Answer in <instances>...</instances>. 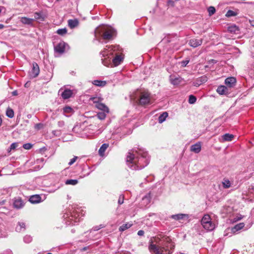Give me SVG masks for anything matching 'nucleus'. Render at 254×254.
I'll return each mask as SVG.
<instances>
[{
    "label": "nucleus",
    "mask_w": 254,
    "mask_h": 254,
    "mask_svg": "<svg viewBox=\"0 0 254 254\" xmlns=\"http://www.w3.org/2000/svg\"><path fill=\"white\" fill-rule=\"evenodd\" d=\"M126 160L128 167L133 170H139L149 164V157L143 149L133 148L128 152Z\"/></svg>",
    "instance_id": "obj_1"
},
{
    "label": "nucleus",
    "mask_w": 254,
    "mask_h": 254,
    "mask_svg": "<svg viewBox=\"0 0 254 254\" xmlns=\"http://www.w3.org/2000/svg\"><path fill=\"white\" fill-rule=\"evenodd\" d=\"M122 49L119 45L106 46L103 51L101 52L103 57L108 55H114L116 56L112 60V64L114 66L120 65L123 61L124 57L122 54Z\"/></svg>",
    "instance_id": "obj_2"
},
{
    "label": "nucleus",
    "mask_w": 254,
    "mask_h": 254,
    "mask_svg": "<svg viewBox=\"0 0 254 254\" xmlns=\"http://www.w3.org/2000/svg\"><path fill=\"white\" fill-rule=\"evenodd\" d=\"M159 245L160 246L150 245L149 246L150 251L154 254H171L174 248L171 240L168 237L165 238Z\"/></svg>",
    "instance_id": "obj_3"
},
{
    "label": "nucleus",
    "mask_w": 254,
    "mask_h": 254,
    "mask_svg": "<svg viewBox=\"0 0 254 254\" xmlns=\"http://www.w3.org/2000/svg\"><path fill=\"white\" fill-rule=\"evenodd\" d=\"M63 218L66 225H75L80 221L81 218L79 209L72 207L71 209L66 211L63 215Z\"/></svg>",
    "instance_id": "obj_4"
},
{
    "label": "nucleus",
    "mask_w": 254,
    "mask_h": 254,
    "mask_svg": "<svg viewBox=\"0 0 254 254\" xmlns=\"http://www.w3.org/2000/svg\"><path fill=\"white\" fill-rule=\"evenodd\" d=\"M94 32L96 38L102 37L103 39L107 40L112 39L114 34V31L112 28L105 26H100L96 28Z\"/></svg>",
    "instance_id": "obj_5"
},
{
    "label": "nucleus",
    "mask_w": 254,
    "mask_h": 254,
    "mask_svg": "<svg viewBox=\"0 0 254 254\" xmlns=\"http://www.w3.org/2000/svg\"><path fill=\"white\" fill-rule=\"evenodd\" d=\"M201 224L203 227L208 231H212L215 228V225L211 221V218L208 214L203 216L201 219Z\"/></svg>",
    "instance_id": "obj_6"
},
{
    "label": "nucleus",
    "mask_w": 254,
    "mask_h": 254,
    "mask_svg": "<svg viewBox=\"0 0 254 254\" xmlns=\"http://www.w3.org/2000/svg\"><path fill=\"white\" fill-rule=\"evenodd\" d=\"M138 104L141 106H146L150 104V94L147 91H143L140 92L139 96Z\"/></svg>",
    "instance_id": "obj_7"
},
{
    "label": "nucleus",
    "mask_w": 254,
    "mask_h": 254,
    "mask_svg": "<svg viewBox=\"0 0 254 254\" xmlns=\"http://www.w3.org/2000/svg\"><path fill=\"white\" fill-rule=\"evenodd\" d=\"M73 91L67 88H61L59 91V94H60L63 99H68L73 95Z\"/></svg>",
    "instance_id": "obj_8"
},
{
    "label": "nucleus",
    "mask_w": 254,
    "mask_h": 254,
    "mask_svg": "<svg viewBox=\"0 0 254 254\" xmlns=\"http://www.w3.org/2000/svg\"><path fill=\"white\" fill-rule=\"evenodd\" d=\"M40 72V69L38 64L36 62L32 63V67L29 72L30 78H35L38 76Z\"/></svg>",
    "instance_id": "obj_9"
},
{
    "label": "nucleus",
    "mask_w": 254,
    "mask_h": 254,
    "mask_svg": "<svg viewBox=\"0 0 254 254\" xmlns=\"http://www.w3.org/2000/svg\"><path fill=\"white\" fill-rule=\"evenodd\" d=\"M170 83L174 85H178L180 84L183 81V78L180 76L171 75L169 77Z\"/></svg>",
    "instance_id": "obj_10"
},
{
    "label": "nucleus",
    "mask_w": 254,
    "mask_h": 254,
    "mask_svg": "<svg viewBox=\"0 0 254 254\" xmlns=\"http://www.w3.org/2000/svg\"><path fill=\"white\" fill-rule=\"evenodd\" d=\"M29 201L33 204L38 203L42 201L41 196L39 194H34L30 196Z\"/></svg>",
    "instance_id": "obj_11"
},
{
    "label": "nucleus",
    "mask_w": 254,
    "mask_h": 254,
    "mask_svg": "<svg viewBox=\"0 0 254 254\" xmlns=\"http://www.w3.org/2000/svg\"><path fill=\"white\" fill-rule=\"evenodd\" d=\"M236 79L234 77H229L225 80V83L227 87H233L236 85Z\"/></svg>",
    "instance_id": "obj_12"
},
{
    "label": "nucleus",
    "mask_w": 254,
    "mask_h": 254,
    "mask_svg": "<svg viewBox=\"0 0 254 254\" xmlns=\"http://www.w3.org/2000/svg\"><path fill=\"white\" fill-rule=\"evenodd\" d=\"M202 44V39H192L189 41V44L193 48H196Z\"/></svg>",
    "instance_id": "obj_13"
},
{
    "label": "nucleus",
    "mask_w": 254,
    "mask_h": 254,
    "mask_svg": "<svg viewBox=\"0 0 254 254\" xmlns=\"http://www.w3.org/2000/svg\"><path fill=\"white\" fill-rule=\"evenodd\" d=\"M65 43L64 42H61L56 46H55V50L56 52L59 53H63L65 50Z\"/></svg>",
    "instance_id": "obj_14"
},
{
    "label": "nucleus",
    "mask_w": 254,
    "mask_h": 254,
    "mask_svg": "<svg viewBox=\"0 0 254 254\" xmlns=\"http://www.w3.org/2000/svg\"><path fill=\"white\" fill-rule=\"evenodd\" d=\"M178 40L176 34H168L164 37L163 41L166 43H170Z\"/></svg>",
    "instance_id": "obj_15"
},
{
    "label": "nucleus",
    "mask_w": 254,
    "mask_h": 254,
    "mask_svg": "<svg viewBox=\"0 0 254 254\" xmlns=\"http://www.w3.org/2000/svg\"><path fill=\"white\" fill-rule=\"evenodd\" d=\"M24 203L21 198H15L13 202V206L17 209H20L23 207Z\"/></svg>",
    "instance_id": "obj_16"
},
{
    "label": "nucleus",
    "mask_w": 254,
    "mask_h": 254,
    "mask_svg": "<svg viewBox=\"0 0 254 254\" xmlns=\"http://www.w3.org/2000/svg\"><path fill=\"white\" fill-rule=\"evenodd\" d=\"M201 143L198 142L191 145L190 151L195 153H198L201 151Z\"/></svg>",
    "instance_id": "obj_17"
},
{
    "label": "nucleus",
    "mask_w": 254,
    "mask_h": 254,
    "mask_svg": "<svg viewBox=\"0 0 254 254\" xmlns=\"http://www.w3.org/2000/svg\"><path fill=\"white\" fill-rule=\"evenodd\" d=\"M68 26L71 29H73L77 27L79 25V20L77 18L69 19L67 21Z\"/></svg>",
    "instance_id": "obj_18"
},
{
    "label": "nucleus",
    "mask_w": 254,
    "mask_h": 254,
    "mask_svg": "<svg viewBox=\"0 0 254 254\" xmlns=\"http://www.w3.org/2000/svg\"><path fill=\"white\" fill-rule=\"evenodd\" d=\"M216 91L220 95H226L228 93V89L227 86L220 85L217 87Z\"/></svg>",
    "instance_id": "obj_19"
},
{
    "label": "nucleus",
    "mask_w": 254,
    "mask_h": 254,
    "mask_svg": "<svg viewBox=\"0 0 254 254\" xmlns=\"http://www.w3.org/2000/svg\"><path fill=\"white\" fill-rule=\"evenodd\" d=\"M95 107L103 112H105L107 113H109V108L105 104L101 103V102L98 103L97 105H95Z\"/></svg>",
    "instance_id": "obj_20"
},
{
    "label": "nucleus",
    "mask_w": 254,
    "mask_h": 254,
    "mask_svg": "<svg viewBox=\"0 0 254 254\" xmlns=\"http://www.w3.org/2000/svg\"><path fill=\"white\" fill-rule=\"evenodd\" d=\"M170 218L175 219L176 220H180L184 219L185 218H188V215L185 214H177L175 215H172L170 216Z\"/></svg>",
    "instance_id": "obj_21"
},
{
    "label": "nucleus",
    "mask_w": 254,
    "mask_h": 254,
    "mask_svg": "<svg viewBox=\"0 0 254 254\" xmlns=\"http://www.w3.org/2000/svg\"><path fill=\"white\" fill-rule=\"evenodd\" d=\"M26 229V226L25 223L23 222H19L15 228V230L17 232H23Z\"/></svg>",
    "instance_id": "obj_22"
},
{
    "label": "nucleus",
    "mask_w": 254,
    "mask_h": 254,
    "mask_svg": "<svg viewBox=\"0 0 254 254\" xmlns=\"http://www.w3.org/2000/svg\"><path fill=\"white\" fill-rule=\"evenodd\" d=\"M245 226V224L244 223H240L235 225L232 228L231 231L233 233H235L239 231L242 229Z\"/></svg>",
    "instance_id": "obj_23"
},
{
    "label": "nucleus",
    "mask_w": 254,
    "mask_h": 254,
    "mask_svg": "<svg viewBox=\"0 0 254 254\" xmlns=\"http://www.w3.org/2000/svg\"><path fill=\"white\" fill-rule=\"evenodd\" d=\"M34 19L26 17H22L20 19V21L24 24L32 25Z\"/></svg>",
    "instance_id": "obj_24"
},
{
    "label": "nucleus",
    "mask_w": 254,
    "mask_h": 254,
    "mask_svg": "<svg viewBox=\"0 0 254 254\" xmlns=\"http://www.w3.org/2000/svg\"><path fill=\"white\" fill-rule=\"evenodd\" d=\"M110 55L106 56L105 57H107V58H105L104 59H102V64L106 66H109L110 65H111L112 66V62H111V58L109 57Z\"/></svg>",
    "instance_id": "obj_25"
},
{
    "label": "nucleus",
    "mask_w": 254,
    "mask_h": 254,
    "mask_svg": "<svg viewBox=\"0 0 254 254\" xmlns=\"http://www.w3.org/2000/svg\"><path fill=\"white\" fill-rule=\"evenodd\" d=\"M109 147V144L104 143L103 144L99 149L98 153L100 156H103L104 153L107 148Z\"/></svg>",
    "instance_id": "obj_26"
},
{
    "label": "nucleus",
    "mask_w": 254,
    "mask_h": 254,
    "mask_svg": "<svg viewBox=\"0 0 254 254\" xmlns=\"http://www.w3.org/2000/svg\"><path fill=\"white\" fill-rule=\"evenodd\" d=\"M34 18L36 20L39 19L41 21H44L45 19V16H44L43 12L42 11L35 12Z\"/></svg>",
    "instance_id": "obj_27"
},
{
    "label": "nucleus",
    "mask_w": 254,
    "mask_h": 254,
    "mask_svg": "<svg viewBox=\"0 0 254 254\" xmlns=\"http://www.w3.org/2000/svg\"><path fill=\"white\" fill-rule=\"evenodd\" d=\"M168 116V114L167 112H163L162 114H161L159 116V117L158 118V122L160 124L162 123L166 120V119Z\"/></svg>",
    "instance_id": "obj_28"
},
{
    "label": "nucleus",
    "mask_w": 254,
    "mask_h": 254,
    "mask_svg": "<svg viewBox=\"0 0 254 254\" xmlns=\"http://www.w3.org/2000/svg\"><path fill=\"white\" fill-rule=\"evenodd\" d=\"M92 84L99 87H103L106 85V81L99 80H95L92 81Z\"/></svg>",
    "instance_id": "obj_29"
},
{
    "label": "nucleus",
    "mask_w": 254,
    "mask_h": 254,
    "mask_svg": "<svg viewBox=\"0 0 254 254\" xmlns=\"http://www.w3.org/2000/svg\"><path fill=\"white\" fill-rule=\"evenodd\" d=\"M132 226L131 224H129L128 223L124 224L119 228V231L120 232L124 231L125 230L129 228Z\"/></svg>",
    "instance_id": "obj_30"
},
{
    "label": "nucleus",
    "mask_w": 254,
    "mask_h": 254,
    "mask_svg": "<svg viewBox=\"0 0 254 254\" xmlns=\"http://www.w3.org/2000/svg\"><path fill=\"white\" fill-rule=\"evenodd\" d=\"M234 137V135L229 133H226L222 136L223 139L224 141H231Z\"/></svg>",
    "instance_id": "obj_31"
},
{
    "label": "nucleus",
    "mask_w": 254,
    "mask_h": 254,
    "mask_svg": "<svg viewBox=\"0 0 254 254\" xmlns=\"http://www.w3.org/2000/svg\"><path fill=\"white\" fill-rule=\"evenodd\" d=\"M89 100L90 101H92L95 105L98 104V103H100L102 100L101 98L97 97H92Z\"/></svg>",
    "instance_id": "obj_32"
},
{
    "label": "nucleus",
    "mask_w": 254,
    "mask_h": 254,
    "mask_svg": "<svg viewBox=\"0 0 254 254\" xmlns=\"http://www.w3.org/2000/svg\"><path fill=\"white\" fill-rule=\"evenodd\" d=\"M6 115L9 118H12L14 117V112L13 110L8 108L6 110Z\"/></svg>",
    "instance_id": "obj_33"
},
{
    "label": "nucleus",
    "mask_w": 254,
    "mask_h": 254,
    "mask_svg": "<svg viewBox=\"0 0 254 254\" xmlns=\"http://www.w3.org/2000/svg\"><path fill=\"white\" fill-rule=\"evenodd\" d=\"M77 183H78V181L75 179L67 180L65 182V184L66 185H73V186L76 185Z\"/></svg>",
    "instance_id": "obj_34"
},
{
    "label": "nucleus",
    "mask_w": 254,
    "mask_h": 254,
    "mask_svg": "<svg viewBox=\"0 0 254 254\" xmlns=\"http://www.w3.org/2000/svg\"><path fill=\"white\" fill-rule=\"evenodd\" d=\"M106 113H107L105 112H99L97 114V117L99 119L101 120H104L106 117Z\"/></svg>",
    "instance_id": "obj_35"
},
{
    "label": "nucleus",
    "mask_w": 254,
    "mask_h": 254,
    "mask_svg": "<svg viewBox=\"0 0 254 254\" xmlns=\"http://www.w3.org/2000/svg\"><path fill=\"white\" fill-rule=\"evenodd\" d=\"M63 112L64 114H70L72 113L73 109L69 106H65L63 108Z\"/></svg>",
    "instance_id": "obj_36"
},
{
    "label": "nucleus",
    "mask_w": 254,
    "mask_h": 254,
    "mask_svg": "<svg viewBox=\"0 0 254 254\" xmlns=\"http://www.w3.org/2000/svg\"><path fill=\"white\" fill-rule=\"evenodd\" d=\"M209 16H211L215 13L216 9L214 6H210L207 8Z\"/></svg>",
    "instance_id": "obj_37"
},
{
    "label": "nucleus",
    "mask_w": 254,
    "mask_h": 254,
    "mask_svg": "<svg viewBox=\"0 0 254 254\" xmlns=\"http://www.w3.org/2000/svg\"><path fill=\"white\" fill-rule=\"evenodd\" d=\"M66 33H67V29L65 28L59 29L57 31V33H58V34L62 35V36L65 35Z\"/></svg>",
    "instance_id": "obj_38"
},
{
    "label": "nucleus",
    "mask_w": 254,
    "mask_h": 254,
    "mask_svg": "<svg viewBox=\"0 0 254 254\" xmlns=\"http://www.w3.org/2000/svg\"><path fill=\"white\" fill-rule=\"evenodd\" d=\"M222 184L223 188L225 189L229 188L231 186L230 182L228 180H224L222 182Z\"/></svg>",
    "instance_id": "obj_39"
},
{
    "label": "nucleus",
    "mask_w": 254,
    "mask_h": 254,
    "mask_svg": "<svg viewBox=\"0 0 254 254\" xmlns=\"http://www.w3.org/2000/svg\"><path fill=\"white\" fill-rule=\"evenodd\" d=\"M237 13L232 10H229L227 13L225 14V16L227 17H231V16H235L237 15Z\"/></svg>",
    "instance_id": "obj_40"
},
{
    "label": "nucleus",
    "mask_w": 254,
    "mask_h": 254,
    "mask_svg": "<svg viewBox=\"0 0 254 254\" xmlns=\"http://www.w3.org/2000/svg\"><path fill=\"white\" fill-rule=\"evenodd\" d=\"M196 101V98L192 95H190L189 96V103L190 104H194L195 103Z\"/></svg>",
    "instance_id": "obj_41"
},
{
    "label": "nucleus",
    "mask_w": 254,
    "mask_h": 254,
    "mask_svg": "<svg viewBox=\"0 0 254 254\" xmlns=\"http://www.w3.org/2000/svg\"><path fill=\"white\" fill-rule=\"evenodd\" d=\"M104 227H105V225L103 224H100L98 226H94L91 230L90 232H92V231H98V230H100V229L104 228Z\"/></svg>",
    "instance_id": "obj_42"
},
{
    "label": "nucleus",
    "mask_w": 254,
    "mask_h": 254,
    "mask_svg": "<svg viewBox=\"0 0 254 254\" xmlns=\"http://www.w3.org/2000/svg\"><path fill=\"white\" fill-rule=\"evenodd\" d=\"M23 241L25 243H29L32 241V238L30 235H26L23 238Z\"/></svg>",
    "instance_id": "obj_43"
},
{
    "label": "nucleus",
    "mask_w": 254,
    "mask_h": 254,
    "mask_svg": "<svg viewBox=\"0 0 254 254\" xmlns=\"http://www.w3.org/2000/svg\"><path fill=\"white\" fill-rule=\"evenodd\" d=\"M32 146H33V145L30 143H25L23 145V147L25 149H27V150L31 149L32 147Z\"/></svg>",
    "instance_id": "obj_44"
},
{
    "label": "nucleus",
    "mask_w": 254,
    "mask_h": 254,
    "mask_svg": "<svg viewBox=\"0 0 254 254\" xmlns=\"http://www.w3.org/2000/svg\"><path fill=\"white\" fill-rule=\"evenodd\" d=\"M18 147V143L17 142L12 143L9 147L10 150H13Z\"/></svg>",
    "instance_id": "obj_45"
},
{
    "label": "nucleus",
    "mask_w": 254,
    "mask_h": 254,
    "mask_svg": "<svg viewBox=\"0 0 254 254\" xmlns=\"http://www.w3.org/2000/svg\"><path fill=\"white\" fill-rule=\"evenodd\" d=\"M124 196L123 194H121L118 199V203L121 205L124 203Z\"/></svg>",
    "instance_id": "obj_46"
},
{
    "label": "nucleus",
    "mask_w": 254,
    "mask_h": 254,
    "mask_svg": "<svg viewBox=\"0 0 254 254\" xmlns=\"http://www.w3.org/2000/svg\"><path fill=\"white\" fill-rule=\"evenodd\" d=\"M77 157L76 156H74L73 158L70 160L69 162H68V165L69 166L72 165L76 160Z\"/></svg>",
    "instance_id": "obj_47"
},
{
    "label": "nucleus",
    "mask_w": 254,
    "mask_h": 254,
    "mask_svg": "<svg viewBox=\"0 0 254 254\" xmlns=\"http://www.w3.org/2000/svg\"><path fill=\"white\" fill-rule=\"evenodd\" d=\"M0 254H13V253L10 250L7 249L0 253Z\"/></svg>",
    "instance_id": "obj_48"
},
{
    "label": "nucleus",
    "mask_w": 254,
    "mask_h": 254,
    "mask_svg": "<svg viewBox=\"0 0 254 254\" xmlns=\"http://www.w3.org/2000/svg\"><path fill=\"white\" fill-rule=\"evenodd\" d=\"M189 63V60H184L181 62V65L183 67H185Z\"/></svg>",
    "instance_id": "obj_49"
},
{
    "label": "nucleus",
    "mask_w": 254,
    "mask_h": 254,
    "mask_svg": "<svg viewBox=\"0 0 254 254\" xmlns=\"http://www.w3.org/2000/svg\"><path fill=\"white\" fill-rule=\"evenodd\" d=\"M42 127H43L42 124H41V123L36 124L35 125V128L37 129H40Z\"/></svg>",
    "instance_id": "obj_50"
},
{
    "label": "nucleus",
    "mask_w": 254,
    "mask_h": 254,
    "mask_svg": "<svg viewBox=\"0 0 254 254\" xmlns=\"http://www.w3.org/2000/svg\"><path fill=\"white\" fill-rule=\"evenodd\" d=\"M58 127H63L64 126V122L63 121H59L58 123Z\"/></svg>",
    "instance_id": "obj_51"
},
{
    "label": "nucleus",
    "mask_w": 254,
    "mask_h": 254,
    "mask_svg": "<svg viewBox=\"0 0 254 254\" xmlns=\"http://www.w3.org/2000/svg\"><path fill=\"white\" fill-rule=\"evenodd\" d=\"M144 234V231H143L142 230H139L137 232V235L139 236H143Z\"/></svg>",
    "instance_id": "obj_52"
},
{
    "label": "nucleus",
    "mask_w": 254,
    "mask_h": 254,
    "mask_svg": "<svg viewBox=\"0 0 254 254\" xmlns=\"http://www.w3.org/2000/svg\"><path fill=\"white\" fill-rule=\"evenodd\" d=\"M142 200L146 201L147 202V203H148L150 201L149 198L147 196H145L143 197L142 198Z\"/></svg>",
    "instance_id": "obj_53"
},
{
    "label": "nucleus",
    "mask_w": 254,
    "mask_h": 254,
    "mask_svg": "<svg viewBox=\"0 0 254 254\" xmlns=\"http://www.w3.org/2000/svg\"><path fill=\"white\" fill-rule=\"evenodd\" d=\"M236 26H232V27H230L229 28V30L231 32H235V30L234 29H236Z\"/></svg>",
    "instance_id": "obj_54"
},
{
    "label": "nucleus",
    "mask_w": 254,
    "mask_h": 254,
    "mask_svg": "<svg viewBox=\"0 0 254 254\" xmlns=\"http://www.w3.org/2000/svg\"><path fill=\"white\" fill-rule=\"evenodd\" d=\"M200 81L202 82H205L207 81V77L206 76H202L200 77Z\"/></svg>",
    "instance_id": "obj_55"
},
{
    "label": "nucleus",
    "mask_w": 254,
    "mask_h": 254,
    "mask_svg": "<svg viewBox=\"0 0 254 254\" xmlns=\"http://www.w3.org/2000/svg\"><path fill=\"white\" fill-rule=\"evenodd\" d=\"M12 95L13 96H15V95H17V91H14L12 92Z\"/></svg>",
    "instance_id": "obj_56"
},
{
    "label": "nucleus",
    "mask_w": 254,
    "mask_h": 254,
    "mask_svg": "<svg viewBox=\"0 0 254 254\" xmlns=\"http://www.w3.org/2000/svg\"><path fill=\"white\" fill-rule=\"evenodd\" d=\"M78 127L77 126H75V127H74L73 128L72 130L73 131H75L76 130V128Z\"/></svg>",
    "instance_id": "obj_57"
},
{
    "label": "nucleus",
    "mask_w": 254,
    "mask_h": 254,
    "mask_svg": "<svg viewBox=\"0 0 254 254\" xmlns=\"http://www.w3.org/2000/svg\"><path fill=\"white\" fill-rule=\"evenodd\" d=\"M4 28V25L3 24H0V29H2Z\"/></svg>",
    "instance_id": "obj_58"
},
{
    "label": "nucleus",
    "mask_w": 254,
    "mask_h": 254,
    "mask_svg": "<svg viewBox=\"0 0 254 254\" xmlns=\"http://www.w3.org/2000/svg\"><path fill=\"white\" fill-rule=\"evenodd\" d=\"M3 8V6H0V13L2 11V9Z\"/></svg>",
    "instance_id": "obj_59"
},
{
    "label": "nucleus",
    "mask_w": 254,
    "mask_h": 254,
    "mask_svg": "<svg viewBox=\"0 0 254 254\" xmlns=\"http://www.w3.org/2000/svg\"><path fill=\"white\" fill-rule=\"evenodd\" d=\"M168 3H171V2L173 3V1L172 0H168Z\"/></svg>",
    "instance_id": "obj_60"
},
{
    "label": "nucleus",
    "mask_w": 254,
    "mask_h": 254,
    "mask_svg": "<svg viewBox=\"0 0 254 254\" xmlns=\"http://www.w3.org/2000/svg\"><path fill=\"white\" fill-rule=\"evenodd\" d=\"M27 84H28V82H27L26 83H25V84L24 86H25V87H27Z\"/></svg>",
    "instance_id": "obj_61"
},
{
    "label": "nucleus",
    "mask_w": 254,
    "mask_h": 254,
    "mask_svg": "<svg viewBox=\"0 0 254 254\" xmlns=\"http://www.w3.org/2000/svg\"><path fill=\"white\" fill-rule=\"evenodd\" d=\"M252 190L254 191V185L252 186Z\"/></svg>",
    "instance_id": "obj_62"
},
{
    "label": "nucleus",
    "mask_w": 254,
    "mask_h": 254,
    "mask_svg": "<svg viewBox=\"0 0 254 254\" xmlns=\"http://www.w3.org/2000/svg\"><path fill=\"white\" fill-rule=\"evenodd\" d=\"M56 130L53 131V133H54V134H55V132H56Z\"/></svg>",
    "instance_id": "obj_63"
},
{
    "label": "nucleus",
    "mask_w": 254,
    "mask_h": 254,
    "mask_svg": "<svg viewBox=\"0 0 254 254\" xmlns=\"http://www.w3.org/2000/svg\"><path fill=\"white\" fill-rule=\"evenodd\" d=\"M47 254H52L50 253H47Z\"/></svg>",
    "instance_id": "obj_64"
}]
</instances>
